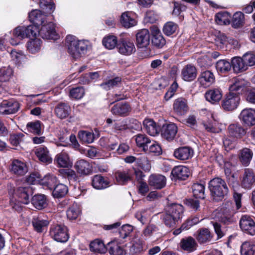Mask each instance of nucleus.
Masks as SVG:
<instances>
[{"instance_id": "62", "label": "nucleus", "mask_w": 255, "mask_h": 255, "mask_svg": "<svg viewBox=\"0 0 255 255\" xmlns=\"http://www.w3.org/2000/svg\"><path fill=\"white\" fill-rule=\"evenodd\" d=\"M244 15L241 12H237L233 16L232 26L234 28H239L244 23Z\"/></svg>"}, {"instance_id": "17", "label": "nucleus", "mask_w": 255, "mask_h": 255, "mask_svg": "<svg viewBox=\"0 0 255 255\" xmlns=\"http://www.w3.org/2000/svg\"><path fill=\"white\" fill-rule=\"evenodd\" d=\"M197 72L196 68L192 65H187L181 70L182 79L187 82L193 81L196 78Z\"/></svg>"}, {"instance_id": "29", "label": "nucleus", "mask_w": 255, "mask_h": 255, "mask_svg": "<svg viewBox=\"0 0 255 255\" xmlns=\"http://www.w3.org/2000/svg\"><path fill=\"white\" fill-rule=\"evenodd\" d=\"M183 212V207L180 204H173L168 207L166 213L170 214L171 216L178 222L182 217Z\"/></svg>"}, {"instance_id": "40", "label": "nucleus", "mask_w": 255, "mask_h": 255, "mask_svg": "<svg viewBox=\"0 0 255 255\" xmlns=\"http://www.w3.org/2000/svg\"><path fill=\"white\" fill-rule=\"evenodd\" d=\"M213 236L210 231L206 228H202L198 231L197 240L200 244L207 243L210 242Z\"/></svg>"}, {"instance_id": "22", "label": "nucleus", "mask_w": 255, "mask_h": 255, "mask_svg": "<svg viewBox=\"0 0 255 255\" xmlns=\"http://www.w3.org/2000/svg\"><path fill=\"white\" fill-rule=\"evenodd\" d=\"M177 132V127L173 123L163 125L161 129V134L167 139H173Z\"/></svg>"}, {"instance_id": "42", "label": "nucleus", "mask_w": 255, "mask_h": 255, "mask_svg": "<svg viewBox=\"0 0 255 255\" xmlns=\"http://www.w3.org/2000/svg\"><path fill=\"white\" fill-rule=\"evenodd\" d=\"M108 247L111 255H125L126 254L125 250L116 241L109 242Z\"/></svg>"}, {"instance_id": "47", "label": "nucleus", "mask_w": 255, "mask_h": 255, "mask_svg": "<svg viewBox=\"0 0 255 255\" xmlns=\"http://www.w3.org/2000/svg\"><path fill=\"white\" fill-rule=\"evenodd\" d=\"M39 5L46 15L52 13L55 8V4L51 0H39Z\"/></svg>"}, {"instance_id": "34", "label": "nucleus", "mask_w": 255, "mask_h": 255, "mask_svg": "<svg viewBox=\"0 0 255 255\" xmlns=\"http://www.w3.org/2000/svg\"><path fill=\"white\" fill-rule=\"evenodd\" d=\"M42 46V41L37 38H31L27 42L28 51L31 54H35L40 51Z\"/></svg>"}, {"instance_id": "2", "label": "nucleus", "mask_w": 255, "mask_h": 255, "mask_svg": "<svg viewBox=\"0 0 255 255\" xmlns=\"http://www.w3.org/2000/svg\"><path fill=\"white\" fill-rule=\"evenodd\" d=\"M246 134L245 129L239 124H233L228 128V137L223 140V144L226 150L234 147L236 141Z\"/></svg>"}, {"instance_id": "63", "label": "nucleus", "mask_w": 255, "mask_h": 255, "mask_svg": "<svg viewBox=\"0 0 255 255\" xmlns=\"http://www.w3.org/2000/svg\"><path fill=\"white\" fill-rule=\"evenodd\" d=\"M136 163L145 171H149L151 168L150 161L144 155L137 158Z\"/></svg>"}, {"instance_id": "35", "label": "nucleus", "mask_w": 255, "mask_h": 255, "mask_svg": "<svg viewBox=\"0 0 255 255\" xmlns=\"http://www.w3.org/2000/svg\"><path fill=\"white\" fill-rule=\"evenodd\" d=\"M70 112V107L65 103L58 104L55 108V113L60 119H65L68 117Z\"/></svg>"}, {"instance_id": "48", "label": "nucleus", "mask_w": 255, "mask_h": 255, "mask_svg": "<svg viewBox=\"0 0 255 255\" xmlns=\"http://www.w3.org/2000/svg\"><path fill=\"white\" fill-rule=\"evenodd\" d=\"M102 42L103 45L108 49H113L118 44L117 37L114 35H108L105 36Z\"/></svg>"}, {"instance_id": "12", "label": "nucleus", "mask_w": 255, "mask_h": 255, "mask_svg": "<svg viewBox=\"0 0 255 255\" xmlns=\"http://www.w3.org/2000/svg\"><path fill=\"white\" fill-rule=\"evenodd\" d=\"M239 118L244 124L252 126L255 125V110L251 108L243 110Z\"/></svg>"}, {"instance_id": "15", "label": "nucleus", "mask_w": 255, "mask_h": 255, "mask_svg": "<svg viewBox=\"0 0 255 255\" xmlns=\"http://www.w3.org/2000/svg\"><path fill=\"white\" fill-rule=\"evenodd\" d=\"M150 33L147 29H142L136 34L137 46L139 48L146 47L150 43Z\"/></svg>"}, {"instance_id": "25", "label": "nucleus", "mask_w": 255, "mask_h": 255, "mask_svg": "<svg viewBox=\"0 0 255 255\" xmlns=\"http://www.w3.org/2000/svg\"><path fill=\"white\" fill-rule=\"evenodd\" d=\"M205 97L212 104L218 103L222 98V92L219 88L212 89L206 92Z\"/></svg>"}, {"instance_id": "30", "label": "nucleus", "mask_w": 255, "mask_h": 255, "mask_svg": "<svg viewBox=\"0 0 255 255\" xmlns=\"http://www.w3.org/2000/svg\"><path fill=\"white\" fill-rule=\"evenodd\" d=\"M197 243L194 238L188 237L182 239L180 242L181 249L188 252H192L196 249Z\"/></svg>"}, {"instance_id": "37", "label": "nucleus", "mask_w": 255, "mask_h": 255, "mask_svg": "<svg viewBox=\"0 0 255 255\" xmlns=\"http://www.w3.org/2000/svg\"><path fill=\"white\" fill-rule=\"evenodd\" d=\"M143 126L147 132L152 136L157 135L159 131V128L156 123L151 119H145L143 121Z\"/></svg>"}, {"instance_id": "41", "label": "nucleus", "mask_w": 255, "mask_h": 255, "mask_svg": "<svg viewBox=\"0 0 255 255\" xmlns=\"http://www.w3.org/2000/svg\"><path fill=\"white\" fill-rule=\"evenodd\" d=\"M232 63L235 72H244L248 69L242 57H234L232 60Z\"/></svg>"}, {"instance_id": "59", "label": "nucleus", "mask_w": 255, "mask_h": 255, "mask_svg": "<svg viewBox=\"0 0 255 255\" xmlns=\"http://www.w3.org/2000/svg\"><path fill=\"white\" fill-rule=\"evenodd\" d=\"M26 128L28 131L36 134H40L41 123L39 121L29 122L26 125Z\"/></svg>"}, {"instance_id": "3", "label": "nucleus", "mask_w": 255, "mask_h": 255, "mask_svg": "<svg viewBox=\"0 0 255 255\" xmlns=\"http://www.w3.org/2000/svg\"><path fill=\"white\" fill-rule=\"evenodd\" d=\"M209 188L213 199L217 201L223 199L229 192L225 181L219 177L214 178L210 180Z\"/></svg>"}, {"instance_id": "14", "label": "nucleus", "mask_w": 255, "mask_h": 255, "mask_svg": "<svg viewBox=\"0 0 255 255\" xmlns=\"http://www.w3.org/2000/svg\"><path fill=\"white\" fill-rule=\"evenodd\" d=\"M74 168L77 172L82 175H87L92 172V165L84 159L77 161L74 164Z\"/></svg>"}, {"instance_id": "28", "label": "nucleus", "mask_w": 255, "mask_h": 255, "mask_svg": "<svg viewBox=\"0 0 255 255\" xmlns=\"http://www.w3.org/2000/svg\"><path fill=\"white\" fill-rule=\"evenodd\" d=\"M189 173L188 168L182 165L174 167L171 171V174L174 177L181 180H185L189 176Z\"/></svg>"}, {"instance_id": "49", "label": "nucleus", "mask_w": 255, "mask_h": 255, "mask_svg": "<svg viewBox=\"0 0 255 255\" xmlns=\"http://www.w3.org/2000/svg\"><path fill=\"white\" fill-rule=\"evenodd\" d=\"M242 255H255V245L251 242H245L241 247Z\"/></svg>"}, {"instance_id": "55", "label": "nucleus", "mask_w": 255, "mask_h": 255, "mask_svg": "<svg viewBox=\"0 0 255 255\" xmlns=\"http://www.w3.org/2000/svg\"><path fill=\"white\" fill-rule=\"evenodd\" d=\"M204 127L207 131L212 133H219L222 131L223 128L222 124L216 121L213 123L204 124Z\"/></svg>"}, {"instance_id": "13", "label": "nucleus", "mask_w": 255, "mask_h": 255, "mask_svg": "<svg viewBox=\"0 0 255 255\" xmlns=\"http://www.w3.org/2000/svg\"><path fill=\"white\" fill-rule=\"evenodd\" d=\"M19 103L16 101H3L0 104V114L9 115L16 113L19 109Z\"/></svg>"}, {"instance_id": "58", "label": "nucleus", "mask_w": 255, "mask_h": 255, "mask_svg": "<svg viewBox=\"0 0 255 255\" xmlns=\"http://www.w3.org/2000/svg\"><path fill=\"white\" fill-rule=\"evenodd\" d=\"M13 74L12 69L10 67H4L0 69V86L3 82L9 80Z\"/></svg>"}, {"instance_id": "33", "label": "nucleus", "mask_w": 255, "mask_h": 255, "mask_svg": "<svg viewBox=\"0 0 255 255\" xmlns=\"http://www.w3.org/2000/svg\"><path fill=\"white\" fill-rule=\"evenodd\" d=\"M32 189L29 187H20L17 190V194L20 199V202L27 204L29 202V197L32 195Z\"/></svg>"}, {"instance_id": "4", "label": "nucleus", "mask_w": 255, "mask_h": 255, "mask_svg": "<svg viewBox=\"0 0 255 255\" xmlns=\"http://www.w3.org/2000/svg\"><path fill=\"white\" fill-rule=\"evenodd\" d=\"M49 233L51 237L58 242L64 243L69 239L67 228L64 225H54L52 226Z\"/></svg>"}, {"instance_id": "27", "label": "nucleus", "mask_w": 255, "mask_h": 255, "mask_svg": "<svg viewBox=\"0 0 255 255\" xmlns=\"http://www.w3.org/2000/svg\"><path fill=\"white\" fill-rule=\"evenodd\" d=\"M166 181L165 177L160 174L151 175L148 180L150 185L159 189L163 188L165 186Z\"/></svg>"}, {"instance_id": "38", "label": "nucleus", "mask_w": 255, "mask_h": 255, "mask_svg": "<svg viewBox=\"0 0 255 255\" xmlns=\"http://www.w3.org/2000/svg\"><path fill=\"white\" fill-rule=\"evenodd\" d=\"M119 139L116 136H112L110 138H105L100 139L101 145L107 149L112 150L115 149L118 146Z\"/></svg>"}, {"instance_id": "60", "label": "nucleus", "mask_w": 255, "mask_h": 255, "mask_svg": "<svg viewBox=\"0 0 255 255\" xmlns=\"http://www.w3.org/2000/svg\"><path fill=\"white\" fill-rule=\"evenodd\" d=\"M32 222L34 229L38 232H42L43 228L49 224L48 220L41 219L39 218L33 219Z\"/></svg>"}, {"instance_id": "16", "label": "nucleus", "mask_w": 255, "mask_h": 255, "mask_svg": "<svg viewBox=\"0 0 255 255\" xmlns=\"http://www.w3.org/2000/svg\"><path fill=\"white\" fill-rule=\"evenodd\" d=\"M46 15L38 9L32 10L29 13V18L31 22H33L36 26H40L43 24L46 23Z\"/></svg>"}, {"instance_id": "19", "label": "nucleus", "mask_w": 255, "mask_h": 255, "mask_svg": "<svg viewBox=\"0 0 255 255\" xmlns=\"http://www.w3.org/2000/svg\"><path fill=\"white\" fill-rule=\"evenodd\" d=\"M193 150L189 147L184 146L175 150L174 156L178 159L184 160L191 158L193 155Z\"/></svg>"}, {"instance_id": "64", "label": "nucleus", "mask_w": 255, "mask_h": 255, "mask_svg": "<svg viewBox=\"0 0 255 255\" xmlns=\"http://www.w3.org/2000/svg\"><path fill=\"white\" fill-rule=\"evenodd\" d=\"M216 67L218 71L224 73L229 71L231 69V65L229 61L221 60L217 62Z\"/></svg>"}, {"instance_id": "44", "label": "nucleus", "mask_w": 255, "mask_h": 255, "mask_svg": "<svg viewBox=\"0 0 255 255\" xmlns=\"http://www.w3.org/2000/svg\"><path fill=\"white\" fill-rule=\"evenodd\" d=\"M31 201L34 207L38 210H41L47 206L46 197L44 195H35Z\"/></svg>"}, {"instance_id": "11", "label": "nucleus", "mask_w": 255, "mask_h": 255, "mask_svg": "<svg viewBox=\"0 0 255 255\" xmlns=\"http://www.w3.org/2000/svg\"><path fill=\"white\" fill-rule=\"evenodd\" d=\"M240 226L244 232L251 235L255 234V222L251 216H243L240 219Z\"/></svg>"}, {"instance_id": "9", "label": "nucleus", "mask_w": 255, "mask_h": 255, "mask_svg": "<svg viewBox=\"0 0 255 255\" xmlns=\"http://www.w3.org/2000/svg\"><path fill=\"white\" fill-rule=\"evenodd\" d=\"M118 52L123 55L129 56L135 52L136 49L133 42L128 39H123L117 45Z\"/></svg>"}, {"instance_id": "43", "label": "nucleus", "mask_w": 255, "mask_h": 255, "mask_svg": "<svg viewBox=\"0 0 255 255\" xmlns=\"http://www.w3.org/2000/svg\"><path fill=\"white\" fill-rule=\"evenodd\" d=\"M57 179L56 176L53 175H46L41 179L40 184L44 187L52 190L56 186Z\"/></svg>"}, {"instance_id": "1", "label": "nucleus", "mask_w": 255, "mask_h": 255, "mask_svg": "<svg viewBox=\"0 0 255 255\" xmlns=\"http://www.w3.org/2000/svg\"><path fill=\"white\" fill-rule=\"evenodd\" d=\"M66 45L71 56L74 59H78L86 53L88 42L79 40L75 36L69 35L66 38Z\"/></svg>"}, {"instance_id": "31", "label": "nucleus", "mask_w": 255, "mask_h": 255, "mask_svg": "<svg viewBox=\"0 0 255 255\" xmlns=\"http://www.w3.org/2000/svg\"><path fill=\"white\" fill-rule=\"evenodd\" d=\"M130 111V107L127 103H120L116 104L111 109L113 114L120 116H126Z\"/></svg>"}, {"instance_id": "32", "label": "nucleus", "mask_w": 255, "mask_h": 255, "mask_svg": "<svg viewBox=\"0 0 255 255\" xmlns=\"http://www.w3.org/2000/svg\"><path fill=\"white\" fill-rule=\"evenodd\" d=\"M55 160L59 166L61 167H68L72 164L68 154L65 152L58 154Z\"/></svg>"}, {"instance_id": "36", "label": "nucleus", "mask_w": 255, "mask_h": 255, "mask_svg": "<svg viewBox=\"0 0 255 255\" xmlns=\"http://www.w3.org/2000/svg\"><path fill=\"white\" fill-rule=\"evenodd\" d=\"M35 153L39 160L47 164L52 162V158L50 157L49 151L46 148L40 147L37 148Z\"/></svg>"}, {"instance_id": "45", "label": "nucleus", "mask_w": 255, "mask_h": 255, "mask_svg": "<svg viewBox=\"0 0 255 255\" xmlns=\"http://www.w3.org/2000/svg\"><path fill=\"white\" fill-rule=\"evenodd\" d=\"M135 140L138 147H142L144 151H147L148 144L151 143L150 139L145 134H138L135 136Z\"/></svg>"}, {"instance_id": "6", "label": "nucleus", "mask_w": 255, "mask_h": 255, "mask_svg": "<svg viewBox=\"0 0 255 255\" xmlns=\"http://www.w3.org/2000/svg\"><path fill=\"white\" fill-rule=\"evenodd\" d=\"M38 33L43 39L56 40L58 37L55 25L52 22H46L41 25L38 28Z\"/></svg>"}, {"instance_id": "10", "label": "nucleus", "mask_w": 255, "mask_h": 255, "mask_svg": "<svg viewBox=\"0 0 255 255\" xmlns=\"http://www.w3.org/2000/svg\"><path fill=\"white\" fill-rule=\"evenodd\" d=\"M248 82L242 78H235L233 79L229 87V92L232 94H237L240 96L247 90Z\"/></svg>"}, {"instance_id": "26", "label": "nucleus", "mask_w": 255, "mask_h": 255, "mask_svg": "<svg viewBox=\"0 0 255 255\" xmlns=\"http://www.w3.org/2000/svg\"><path fill=\"white\" fill-rule=\"evenodd\" d=\"M109 180L100 175H95L92 179V185L96 189L102 190L110 186Z\"/></svg>"}, {"instance_id": "21", "label": "nucleus", "mask_w": 255, "mask_h": 255, "mask_svg": "<svg viewBox=\"0 0 255 255\" xmlns=\"http://www.w3.org/2000/svg\"><path fill=\"white\" fill-rule=\"evenodd\" d=\"M215 76L210 71L203 72L198 78V81L200 85L206 88L212 85L215 82Z\"/></svg>"}, {"instance_id": "56", "label": "nucleus", "mask_w": 255, "mask_h": 255, "mask_svg": "<svg viewBox=\"0 0 255 255\" xmlns=\"http://www.w3.org/2000/svg\"><path fill=\"white\" fill-rule=\"evenodd\" d=\"M67 192V187L64 184H59L54 187L52 194L55 198H58L64 196Z\"/></svg>"}, {"instance_id": "20", "label": "nucleus", "mask_w": 255, "mask_h": 255, "mask_svg": "<svg viewBox=\"0 0 255 255\" xmlns=\"http://www.w3.org/2000/svg\"><path fill=\"white\" fill-rule=\"evenodd\" d=\"M10 169L13 173L20 176L24 175L27 172L25 163L18 159H14L12 161Z\"/></svg>"}, {"instance_id": "7", "label": "nucleus", "mask_w": 255, "mask_h": 255, "mask_svg": "<svg viewBox=\"0 0 255 255\" xmlns=\"http://www.w3.org/2000/svg\"><path fill=\"white\" fill-rule=\"evenodd\" d=\"M242 196V195L241 194L234 192L233 197L235 203V206L234 205V204L232 202L227 201L223 204L221 209V213L225 214L231 213V214L234 215L235 211L241 207Z\"/></svg>"}, {"instance_id": "61", "label": "nucleus", "mask_w": 255, "mask_h": 255, "mask_svg": "<svg viewBox=\"0 0 255 255\" xmlns=\"http://www.w3.org/2000/svg\"><path fill=\"white\" fill-rule=\"evenodd\" d=\"M146 152L154 155H159L162 153V149L160 145L155 141H151V143L147 146Z\"/></svg>"}, {"instance_id": "50", "label": "nucleus", "mask_w": 255, "mask_h": 255, "mask_svg": "<svg viewBox=\"0 0 255 255\" xmlns=\"http://www.w3.org/2000/svg\"><path fill=\"white\" fill-rule=\"evenodd\" d=\"M231 18V16L228 12H220L216 14L215 21L218 24L227 25L230 23Z\"/></svg>"}, {"instance_id": "53", "label": "nucleus", "mask_w": 255, "mask_h": 255, "mask_svg": "<svg viewBox=\"0 0 255 255\" xmlns=\"http://www.w3.org/2000/svg\"><path fill=\"white\" fill-rule=\"evenodd\" d=\"M78 135L80 140L83 143H91L94 140V133L90 131L80 130Z\"/></svg>"}, {"instance_id": "57", "label": "nucleus", "mask_w": 255, "mask_h": 255, "mask_svg": "<svg viewBox=\"0 0 255 255\" xmlns=\"http://www.w3.org/2000/svg\"><path fill=\"white\" fill-rule=\"evenodd\" d=\"M67 217L71 220L76 219L80 215L81 211L77 204H73L67 211Z\"/></svg>"}, {"instance_id": "52", "label": "nucleus", "mask_w": 255, "mask_h": 255, "mask_svg": "<svg viewBox=\"0 0 255 255\" xmlns=\"http://www.w3.org/2000/svg\"><path fill=\"white\" fill-rule=\"evenodd\" d=\"M253 156L252 151L247 148L243 149L240 152V159L242 164L245 166H248Z\"/></svg>"}, {"instance_id": "54", "label": "nucleus", "mask_w": 255, "mask_h": 255, "mask_svg": "<svg viewBox=\"0 0 255 255\" xmlns=\"http://www.w3.org/2000/svg\"><path fill=\"white\" fill-rule=\"evenodd\" d=\"M194 196L196 198L204 199L205 198V185L201 183H194L192 186Z\"/></svg>"}, {"instance_id": "23", "label": "nucleus", "mask_w": 255, "mask_h": 255, "mask_svg": "<svg viewBox=\"0 0 255 255\" xmlns=\"http://www.w3.org/2000/svg\"><path fill=\"white\" fill-rule=\"evenodd\" d=\"M173 110L178 115L185 114L188 111L186 100L182 98L175 100L173 104Z\"/></svg>"}, {"instance_id": "8", "label": "nucleus", "mask_w": 255, "mask_h": 255, "mask_svg": "<svg viewBox=\"0 0 255 255\" xmlns=\"http://www.w3.org/2000/svg\"><path fill=\"white\" fill-rule=\"evenodd\" d=\"M241 185L247 189H250L255 184V172L250 168H246L241 177Z\"/></svg>"}, {"instance_id": "39", "label": "nucleus", "mask_w": 255, "mask_h": 255, "mask_svg": "<svg viewBox=\"0 0 255 255\" xmlns=\"http://www.w3.org/2000/svg\"><path fill=\"white\" fill-rule=\"evenodd\" d=\"M25 26H18L16 27L13 32V36L17 38L18 41H15L13 38H11L10 43L13 45H16L19 43V40L26 37Z\"/></svg>"}, {"instance_id": "46", "label": "nucleus", "mask_w": 255, "mask_h": 255, "mask_svg": "<svg viewBox=\"0 0 255 255\" xmlns=\"http://www.w3.org/2000/svg\"><path fill=\"white\" fill-rule=\"evenodd\" d=\"M117 181L120 184L124 185L130 180V174L128 170L118 171L115 174Z\"/></svg>"}, {"instance_id": "5", "label": "nucleus", "mask_w": 255, "mask_h": 255, "mask_svg": "<svg viewBox=\"0 0 255 255\" xmlns=\"http://www.w3.org/2000/svg\"><path fill=\"white\" fill-rule=\"evenodd\" d=\"M240 101V96L238 94L229 92L223 99L222 102V107L225 111H233L238 108Z\"/></svg>"}, {"instance_id": "18", "label": "nucleus", "mask_w": 255, "mask_h": 255, "mask_svg": "<svg viewBox=\"0 0 255 255\" xmlns=\"http://www.w3.org/2000/svg\"><path fill=\"white\" fill-rule=\"evenodd\" d=\"M151 31L152 44L158 48H162L165 44L166 41L160 30L157 27L153 26L151 27Z\"/></svg>"}, {"instance_id": "51", "label": "nucleus", "mask_w": 255, "mask_h": 255, "mask_svg": "<svg viewBox=\"0 0 255 255\" xmlns=\"http://www.w3.org/2000/svg\"><path fill=\"white\" fill-rule=\"evenodd\" d=\"M90 250L92 252L105 253L106 251V248L102 241L99 240H95L92 242L90 244Z\"/></svg>"}, {"instance_id": "24", "label": "nucleus", "mask_w": 255, "mask_h": 255, "mask_svg": "<svg viewBox=\"0 0 255 255\" xmlns=\"http://www.w3.org/2000/svg\"><path fill=\"white\" fill-rule=\"evenodd\" d=\"M121 23L125 27L130 28L135 26L137 23V21L135 19V15L133 13L127 11L122 14Z\"/></svg>"}]
</instances>
